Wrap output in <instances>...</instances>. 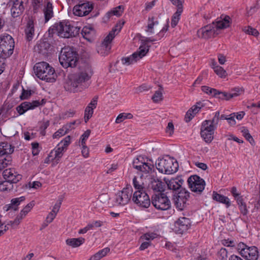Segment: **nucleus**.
Here are the masks:
<instances>
[{
    "label": "nucleus",
    "mask_w": 260,
    "mask_h": 260,
    "mask_svg": "<svg viewBox=\"0 0 260 260\" xmlns=\"http://www.w3.org/2000/svg\"><path fill=\"white\" fill-rule=\"evenodd\" d=\"M43 0H33L32 1V5H33V11L34 13L37 12L38 9L39 8L41 4H42Z\"/></svg>",
    "instance_id": "obj_57"
},
{
    "label": "nucleus",
    "mask_w": 260,
    "mask_h": 260,
    "mask_svg": "<svg viewBox=\"0 0 260 260\" xmlns=\"http://www.w3.org/2000/svg\"><path fill=\"white\" fill-rule=\"evenodd\" d=\"M133 182V185L137 190H140L141 191L144 190V183L142 182L141 178L138 179L136 177H134Z\"/></svg>",
    "instance_id": "obj_37"
},
{
    "label": "nucleus",
    "mask_w": 260,
    "mask_h": 260,
    "mask_svg": "<svg viewBox=\"0 0 260 260\" xmlns=\"http://www.w3.org/2000/svg\"><path fill=\"white\" fill-rule=\"evenodd\" d=\"M50 47V44L47 42H41L35 46V50L40 54L46 56Z\"/></svg>",
    "instance_id": "obj_28"
},
{
    "label": "nucleus",
    "mask_w": 260,
    "mask_h": 260,
    "mask_svg": "<svg viewBox=\"0 0 260 260\" xmlns=\"http://www.w3.org/2000/svg\"><path fill=\"white\" fill-rule=\"evenodd\" d=\"M214 71L221 78H224L227 76L226 71L220 66L215 67Z\"/></svg>",
    "instance_id": "obj_46"
},
{
    "label": "nucleus",
    "mask_w": 260,
    "mask_h": 260,
    "mask_svg": "<svg viewBox=\"0 0 260 260\" xmlns=\"http://www.w3.org/2000/svg\"><path fill=\"white\" fill-rule=\"evenodd\" d=\"M9 3L12 6L11 13L14 18L18 17L24 11V0H11Z\"/></svg>",
    "instance_id": "obj_20"
},
{
    "label": "nucleus",
    "mask_w": 260,
    "mask_h": 260,
    "mask_svg": "<svg viewBox=\"0 0 260 260\" xmlns=\"http://www.w3.org/2000/svg\"><path fill=\"white\" fill-rule=\"evenodd\" d=\"M134 168L145 173H148L154 168L153 165L146 162L145 158L142 156H139L134 159L133 161Z\"/></svg>",
    "instance_id": "obj_16"
},
{
    "label": "nucleus",
    "mask_w": 260,
    "mask_h": 260,
    "mask_svg": "<svg viewBox=\"0 0 260 260\" xmlns=\"http://www.w3.org/2000/svg\"><path fill=\"white\" fill-rule=\"evenodd\" d=\"M235 113L231 114L229 117H228L227 121L231 125H234L236 124V120L235 119Z\"/></svg>",
    "instance_id": "obj_62"
},
{
    "label": "nucleus",
    "mask_w": 260,
    "mask_h": 260,
    "mask_svg": "<svg viewBox=\"0 0 260 260\" xmlns=\"http://www.w3.org/2000/svg\"><path fill=\"white\" fill-rule=\"evenodd\" d=\"M248 246L243 243H239L237 246V249L239 251L241 255L243 256L245 253V250L248 248Z\"/></svg>",
    "instance_id": "obj_51"
},
{
    "label": "nucleus",
    "mask_w": 260,
    "mask_h": 260,
    "mask_svg": "<svg viewBox=\"0 0 260 260\" xmlns=\"http://www.w3.org/2000/svg\"><path fill=\"white\" fill-rule=\"evenodd\" d=\"M151 203L156 209L160 210H167L171 207L169 199L164 193H158L152 196Z\"/></svg>",
    "instance_id": "obj_9"
},
{
    "label": "nucleus",
    "mask_w": 260,
    "mask_h": 260,
    "mask_svg": "<svg viewBox=\"0 0 260 260\" xmlns=\"http://www.w3.org/2000/svg\"><path fill=\"white\" fill-rule=\"evenodd\" d=\"M174 127L172 122H169L168 124V126L166 127V132L169 134V135H172L174 133Z\"/></svg>",
    "instance_id": "obj_59"
},
{
    "label": "nucleus",
    "mask_w": 260,
    "mask_h": 260,
    "mask_svg": "<svg viewBox=\"0 0 260 260\" xmlns=\"http://www.w3.org/2000/svg\"><path fill=\"white\" fill-rule=\"evenodd\" d=\"M31 94L30 90H25L23 89L22 93L20 95V98L21 100L27 99H28Z\"/></svg>",
    "instance_id": "obj_60"
},
{
    "label": "nucleus",
    "mask_w": 260,
    "mask_h": 260,
    "mask_svg": "<svg viewBox=\"0 0 260 260\" xmlns=\"http://www.w3.org/2000/svg\"><path fill=\"white\" fill-rule=\"evenodd\" d=\"M82 146V154L84 157H87L89 155V150L85 144L81 145Z\"/></svg>",
    "instance_id": "obj_64"
},
{
    "label": "nucleus",
    "mask_w": 260,
    "mask_h": 260,
    "mask_svg": "<svg viewBox=\"0 0 260 260\" xmlns=\"http://www.w3.org/2000/svg\"><path fill=\"white\" fill-rule=\"evenodd\" d=\"M14 150V147L12 146L7 142L0 143V157H3L4 155L8 153H12ZM4 162L0 160V171L5 168L3 164Z\"/></svg>",
    "instance_id": "obj_23"
},
{
    "label": "nucleus",
    "mask_w": 260,
    "mask_h": 260,
    "mask_svg": "<svg viewBox=\"0 0 260 260\" xmlns=\"http://www.w3.org/2000/svg\"><path fill=\"white\" fill-rule=\"evenodd\" d=\"M80 28L71 25L70 22L64 20L59 23H55L51 29H49V34L56 32L58 36L64 38L75 37L79 34Z\"/></svg>",
    "instance_id": "obj_3"
},
{
    "label": "nucleus",
    "mask_w": 260,
    "mask_h": 260,
    "mask_svg": "<svg viewBox=\"0 0 260 260\" xmlns=\"http://www.w3.org/2000/svg\"><path fill=\"white\" fill-rule=\"evenodd\" d=\"M154 17H149L146 31L149 32L150 33L153 32V28L154 25L156 24H158V22L154 21Z\"/></svg>",
    "instance_id": "obj_44"
},
{
    "label": "nucleus",
    "mask_w": 260,
    "mask_h": 260,
    "mask_svg": "<svg viewBox=\"0 0 260 260\" xmlns=\"http://www.w3.org/2000/svg\"><path fill=\"white\" fill-rule=\"evenodd\" d=\"M180 191L177 194H174L173 200L175 206L178 210L182 211L187 206L186 202L189 198V192L186 190Z\"/></svg>",
    "instance_id": "obj_15"
},
{
    "label": "nucleus",
    "mask_w": 260,
    "mask_h": 260,
    "mask_svg": "<svg viewBox=\"0 0 260 260\" xmlns=\"http://www.w3.org/2000/svg\"><path fill=\"white\" fill-rule=\"evenodd\" d=\"M219 111H217L215 112L214 116L211 120H208L210 123L217 128V124L219 121Z\"/></svg>",
    "instance_id": "obj_53"
},
{
    "label": "nucleus",
    "mask_w": 260,
    "mask_h": 260,
    "mask_svg": "<svg viewBox=\"0 0 260 260\" xmlns=\"http://www.w3.org/2000/svg\"><path fill=\"white\" fill-rule=\"evenodd\" d=\"M244 255L242 256L248 260H257L258 257V252L257 247L255 246L248 247L245 250Z\"/></svg>",
    "instance_id": "obj_26"
},
{
    "label": "nucleus",
    "mask_w": 260,
    "mask_h": 260,
    "mask_svg": "<svg viewBox=\"0 0 260 260\" xmlns=\"http://www.w3.org/2000/svg\"><path fill=\"white\" fill-rule=\"evenodd\" d=\"M14 187L13 184L6 180L4 181L0 182V191H10L12 190Z\"/></svg>",
    "instance_id": "obj_36"
},
{
    "label": "nucleus",
    "mask_w": 260,
    "mask_h": 260,
    "mask_svg": "<svg viewBox=\"0 0 260 260\" xmlns=\"http://www.w3.org/2000/svg\"><path fill=\"white\" fill-rule=\"evenodd\" d=\"M11 153H8L3 156V157H0V160L4 162L3 165L4 167H7L8 165H10L12 159L10 155Z\"/></svg>",
    "instance_id": "obj_49"
},
{
    "label": "nucleus",
    "mask_w": 260,
    "mask_h": 260,
    "mask_svg": "<svg viewBox=\"0 0 260 260\" xmlns=\"http://www.w3.org/2000/svg\"><path fill=\"white\" fill-rule=\"evenodd\" d=\"M124 24V21H119V23L115 26L112 30L109 32L108 35L104 39L103 42L99 48V53H100L102 55H105L108 53L111 49V46L110 44L115 36V32H117V34H118L120 31Z\"/></svg>",
    "instance_id": "obj_8"
},
{
    "label": "nucleus",
    "mask_w": 260,
    "mask_h": 260,
    "mask_svg": "<svg viewBox=\"0 0 260 260\" xmlns=\"http://www.w3.org/2000/svg\"><path fill=\"white\" fill-rule=\"evenodd\" d=\"M85 242V239L82 237L78 238L68 239L66 240L67 245L72 247H77L80 246Z\"/></svg>",
    "instance_id": "obj_32"
},
{
    "label": "nucleus",
    "mask_w": 260,
    "mask_h": 260,
    "mask_svg": "<svg viewBox=\"0 0 260 260\" xmlns=\"http://www.w3.org/2000/svg\"><path fill=\"white\" fill-rule=\"evenodd\" d=\"M132 201L138 206L143 208H148L151 204L149 197L145 190H136L133 194Z\"/></svg>",
    "instance_id": "obj_11"
},
{
    "label": "nucleus",
    "mask_w": 260,
    "mask_h": 260,
    "mask_svg": "<svg viewBox=\"0 0 260 260\" xmlns=\"http://www.w3.org/2000/svg\"><path fill=\"white\" fill-rule=\"evenodd\" d=\"M212 198L214 200H215L219 203H221L226 205L227 208L231 206V203L229 199L223 195L218 194L215 191H213Z\"/></svg>",
    "instance_id": "obj_30"
},
{
    "label": "nucleus",
    "mask_w": 260,
    "mask_h": 260,
    "mask_svg": "<svg viewBox=\"0 0 260 260\" xmlns=\"http://www.w3.org/2000/svg\"><path fill=\"white\" fill-rule=\"evenodd\" d=\"M190 225V220L186 217L179 218L175 222V226L182 232L186 231Z\"/></svg>",
    "instance_id": "obj_27"
},
{
    "label": "nucleus",
    "mask_w": 260,
    "mask_h": 260,
    "mask_svg": "<svg viewBox=\"0 0 260 260\" xmlns=\"http://www.w3.org/2000/svg\"><path fill=\"white\" fill-rule=\"evenodd\" d=\"M81 34L84 39L91 41L95 36V31L92 27L84 26L82 29Z\"/></svg>",
    "instance_id": "obj_29"
},
{
    "label": "nucleus",
    "mask_w": 260,
    "mask_h": 260,
    "mask_svg": "<svg viewBox=\"0 0 260 260\" xmlns=\"http://www.w3.org/2000/svg\"><path fill=\"white\" fill-rule=\"evenodd\" d=\"M124 11V7L123 6L120 5L116 8H113L110 11L106 14L107 17L109 18L111 16L115 15L119 17L123 13Z\"/></svg>",
    "instance_id": "obj_33"
},
{
    "label": "nucleus",
    "mask_w": 260,
    "mask_h": 260,
    "mask_svg": "<svg viewBox=\"0 0 260 260\" xmlns=\"http://www.w3.org/2000/svg\"><path fill=\"white\" fill-rule=\"evenodd\" d=\"M94 109L90 108V107L87 106L85 108L84 112V121L86 123L88 120L91 117Z\"/></svg>",
    "instance_id": "obj_45"
},
{
    "label": "nucleus",
    "mask_w": 260,
    "mask_h": 260,
    "mask_svg": "<svg viewBox=\"0 0 260 260\" xmlns=\"http://www.w3.org/2000/svg\"><path fill=\"white\" fill-rule=\"evenodd\" d=\"M194 116V114L191 112V111L189 110L186 113L185 116V120L186 122H188L190 121L193 117Z\"/></svg>",
    "instance_id": "obj_63"
},
{
    "label": "nucleus",
    "mask_w": 260,
    "mask_h": 260,
    "mask_svg": "<svg viewBox=\"0 0 260 260\" xmlns=\"http://www.w3.org/2000/svg\"><path fill=\"white\" fill-rule=\"evenodd\" d=\"M217 92L216 94V96H218L217 98L221 100H229L233 98L231 93H228L226 92H220L217 90Z\"/></svg>",
    "instance_id": "obj_43"
},
{
    "label": "nucleus",
    "mask_w": 260,
    "mask_h": 260,
    "mask_svg": "<svg viewBox=\"0 0 260 260\" xmlns=\"http://www.w3.org/2000/svg\"><path fill=\"white\" fill-rule=\"evenodd\" d=\"M67 133H68V130L67 129L64 128V126H63L62 128H60L58 131L56 132L54 134L53 137V138H58L64 135Z\"/></svg>",
    "instance_id": "obj_54"
},
{
    "label": "nucleus",
    "mask_w": 260,
    "mask_h": 260,
    "mask_svg": "<svg viewBox=\"0 0 260 260\" xmlns=\"http://www.w3.org/2000/svg\"><path fill=\"white\" fill-rule=\"evenodd\" d=\"M78 67L79 71L71 75L64 85L67 91H81L90 85V79L93 73L91 67L86 62H81Z\"/></svg>",
    "instance_id": "obj_1"
},
{
    "label": "nucleus",
    "mask_w": 260,
    "mask_h": 260,
    "mask_svg": "<svg viewBox=\"0 0 260 260\" xmlns=\"http://www.w3.org/2000/svg\"><path fill=\"white\" fill-rule=\"evenodd\" d=\"M60 64L64 68L78 67L81 62H84L78 58V54L70 47L62 48L59 55Z\"/></svg>",
    "instance_id": "obj_4"
},
{
    "label": "nucleus",
    "mask_w": 260,
    "mask_h": 260,
    "mask_svg": "<svg viewBox=\"0 0 260 260\" xmlns=\"http://www.w3.org/2000/svg\"><path fill=\"white\" fill-rule=\"evenodd\" d=\"M24 32L26 40L28 42L31 41L35 35L34 20L32 17L28 18Z\"/></svg>",
    "instance_id": "obj_24"
},
{
    "label": "nucleus",
    "mask_w": 260,
    "mask_h": 260,
    "mask_svg": "<svg viewBox=\"0 0 260 260\" xmlns=\"http://www.w3.org/2000/svg\"><path fill=\"white\" fill-rule=\"evenodd\" d=\"M214 133L213 132L204 130L203 128H201V136L206 143H210L212 142L214 139Z\"/></svg>",
    "instance_id": "obj_31"
},
{
    "label": "nucleus",
    "mask_w": 260,
    "mask_h": 260,
    "mask_svg": "<svg viewBox=\"0 0 260 260\" xmlns=\"http://www.w3.org/2000/svg\"><path fill=\"white\" fill-rule=\"evenodd\" d=\"M22 216L21 215H17L16 218L13 221H10L9 223L12 228L15 227V226H17L19 225L22 220Z\"/></svg>",
    "instance_id": "obj_55"
},
{
    "label": "nucleus",
    "mask_w": 260,
    "mask_h": 260,
    "mask_svg": "<svg viewBox=\"0 0 260 260\" xmlns=\"http://www.w3.org/2000/svg\"><path fill=\"white\" fill-rule=\"evenodd\" d=\"M110 251V248L107 247L100 250L95 254L92 255L89 260H100L105 256Z\"/></svg>",
    "instance_id": "obj_35"
},
{
    "label": "nucleus",
    "mask_w": 260,
    "mask_h": 260,
    "mask_svg": "<svg viewBox=\"0 0 260 260\" xmlns=\"http://www.w3.org/2000/svg\"><path fill=\"white\" fill-rule=\"evenodd\" d=\"M93 9L92 4L86 1H80L73 8V13L79 17L87 15Z\"/></svg>",
    "instance_id": "obj_14"
},
{
    "label": "nucleus",
    "mask_w": 260,
    "mask_h": 260,
    "mask_svg": "<svg viewBox=\"0 0 260 260\" xmlns=\"http://www.w3.org/2000/svg\"><path fill=\"white\" fill-rule=\"evenodd\" d=\"M34 70L36 75L40 79L49 82L55 81V70L48 63L44 61L37 63Z\"/></svg>",
    "instance_id": "obj_5"
},
{
    "label": "nucleus",
    "mask_w": 260,
    "mask_h": 260,
    "mask_svg": "<svg viewBox=\"0 0 260 260\" xmlns=\"http://www.w3.org/2000/svg\"><path fill=\"white\" fill-rule=\"evenodd\" d=\"M49 125V121L47 120L46 121H43L42 122L41 125L40 126V130H41V134L42 135H45V129L48 127Z\"/></svg>",
    "instance_id": "obj_56"
},
{
    "label": "nucleus",
    "mask_w": 260,
    "mask_h": 260,
    "mask_svg": "<svg viewBox=\"0 0 260 260\" xmlns=\"http://www.w3.org/2000/svg\"><path fill=\"white\" fill-rule=\"evenodd\" d=\"M187 182L189 188L193 192L200 194L205 188V181L198 175L190 176L187 179Z\"/></svg>",
    "instance_id": "obj_13"
},
{
    "label": "nucleus",
    "mask_w": 260,
    "mask_h": 260,
    "mask_svg": "<svg viewBox=\"0 0 260 260\" xmlns=\"http://www.w3.org/2000/svg\"><path fill=\"white\" fill-rule=\"evenodd\" d=\"M172 4L174 5H176L177 7V10L179 9L181 10H183V3L184 2V0H170Z\"/></svg>",
    "instance_id": "obj_58"
},
{
    "label": "nucleus",
    "mask_w": 260,
    "mask_h": 260,
    "mask_svg": "<svg viewBox=\"0 0 260 260\" xmlns=\"http://www.w3.org/2000/svg\"><path fill=\"white\" fill-rule=\"evenodd\" d=\"M15 43L9 35H4L0 39V58L6 59L13 53Z\"/></svg>",
    "instance_id": "obj_7"
},
{
    "label": "nucleus",
    "mask_w": 260,
    "mask_h": 260,
    "mask_svg": "<svg viewBox=\"0 0 260 260\" xmlns=\"http://www.w3.org/2000/svg\"><path fill=\"white\" fill-rule=\"evenodd\" d=\"M155 234L153 233H147L141 236V238L144 240L149 241L150 240H153L155 238Z\"/></svg>",
    "instance_id": "obj_61"
},
{
    "label": "nucleus",
    "mask_w": 260,
    "mask_h": 260,
    "mask_svg": "<svg viewBox=\"0 0 260 260\" xmlns=\"http://www.w3.org/2000/svg\"><path fill=\"white\" fill-rule=\"evenodd\" d=\"M90 133V130L87 129L83 133V135H82L80 139V143H81V145L85 144V141L89 137Z\"/></svg>",
    "instance_id": "obj_52"
},
{
    "label": "nucleus",
    "mask_w": 260,
    "mask_h": 260,
    "mask_svg": "<svg viewBox=\"0 0 260 260\" xmlns=\"http://www.w3.org/2000/svg\"><path fill=\"white\" fill-rule=\"evenodd\" d=\"M132 190L128 188H124L116 194L115 203L120 206L126 205L131 200Z\"/></svg>",
    "instance_id": "obj_17"
},
{
    "label": "nucleus",
    "mask_w": 260,
    "mask_h": 260,
    "mask_svg": "<svg viewBox=\"0 0 260 260\" xmlns=\"http://www.w3.org/2000/svg\"><path fill=\"white\" fill-rule=\"evenodd\" d=\"M3 175L5 179L13 184L17 183L22 178L21 175L18 174L13 169H6L3 171Z\"/></svg>",
    "instance_id": "obj_21"
},
{
    "label": "nucleus",
    "mask_w": 260,
    "mask_h": 260,
    "mask_svg": "<svg viewBox=\"0 0 260 260\" xmlns=\"http://www.w3.org/2000/svg\"><path fill=\"white\" fill-rule=\"evenodd\" d=\"M12 106L8 104H4L0 109V121L3 119V118L6 117L7 114L9 112V111L11 109Z\"/></svg>",
    "instance_id": "obj_39"
},
{
    "label": "nucleus",
    "mask_w": 260,
    "mask_h": 260,
    "mask_svg": "<svg viewBox=\"0 0 260 260\" xmlns=\"http://www.w3.org/2000/svg\"><path fill=\"white\" fill-rule=\"evenodd\" d=\"M232 91V97L234 98L243 94L244 92V89L243 87H238L233 88Z\"/></svg>",
    "instance_id": "obj_48"
},
{
    "label": "nucleus",
    "mask_w": 260,
    "mask_h": 260,
    "mask_svg": "<svg viewBox=\"0 0 260 260\" xmlns=\"http://www.w3.org/2000/svg\"><path fill=\"white\" fill-rule=\"evenodd\" d=\"M201 128H203L204 130H209L213 132L216 129V127L207 120H205L202 122Z\"/></svg>",
    "instance_id": "obj_42"
},
{
    "label": "nucleus",
    "mask_w": 260,
    "mask_h": 260,
    "mask_svg": "<svg viewBox=\"0 0 260 260\" xmlns=\"http://www.w3.org/2000/svg\"><path fill=\"white\" fill-rule=\"evenodd\" d=\"M149 51L148 47L140 46L138 50L128 57H122L121 61L123 64L129 66L136 62L145 56Z\"/></svg>",
    "instance_id": "obj_10"
},
{
    "label": "nucleus",
    "mask_w": 260,
    "mask_h": 260,
    "mask_svg": "<svg viewBox=\"0 0 260 260\" xmlns=\"http://www.w3.org/2000/svg\"><path fill=\"white\" fill-rule=\"evenodd\" d=\"M202 90L208 94H211L214 96H216V94L217 92V90L214 88H211L208 86H203L202 87Z\"/></svg>",
    "instance_id": "obj_47"
},
{
    "label": "nucleus",
    "mask_w": 260,
    "mask_h": 260,
    "mask_svg": "<svg viewBox=\"0 0 260 260\" xmlns=\"http://www.w3.org/2000/svg\"><path fill=\"white\" fill-rule=\"evenodd\" d=\"M241 133L242 135L245 138V139L249 142V143L253 145L254 143V141L251 135L249 133L248 129L245 127H242L241 128Z\"/></svg>",
    "instance_id": "obj_41"
},
{
    "label": "nucleus",
    "mask_w": 260,
    "mask_h": 260,
    "mask_svg": "<svg viewBox=\"0 0 260 260\" xmlns=\"http://www.w3.org/2000/svg\"><path fill=\"white\" fill-rule=\"evenodd\" d=\"M44 12L45 22H47L52 17L53 15L52 5L51 3H47L46 7L44 10Z\"/></svg>",
    "instance_id": "obj_34"
},
{
    "label": "nucleus",
    "mask_w": 260,
    "mask_h": 260,
    "mask_svg": "<svg viewBox=\"0 0 260 260\" xmlns=\"http://www.w3.org/2000/svg\"><path fill=\"white\" fill-rule=\"evenodd\" d=\"M25 200V198L24 196L12 199L11 200V203L5 205L4 207V209L6 211L10 210L17 211L18 210V206L21 202L24 201Z\"/></svg>",
    "instance_id": "obj_25"
},
{
    "label": "nucleus",
    "mask_w": 260,
    "mask_h": 260,
    "mask_svg": "<svg viewBox=\"0 0 260 260\" xmlns=\"http://www.w3.org/2000/svg\"><path fill=\"white\" fill-rule=\"evenodd\" d=\"M132 117V115L131 114H128L127 115H125L124 113H121L118 115L117 117L115 122L117 123H119L123 121L124 119L126 118H131Z\"/></svg>",
    "instance_id": "obj_50"
},
{
    "label": "nucleus",
    "mask_w": 260,
    "mask_h": 260,
    "mask_svg": "<svg viewBox=\"0 0 260 260\" xmlns=\"http://www.w3.org/2000/svg\"><path fill=\"white\" fill-rule=\"evenodd\" d=\"M166 183L167 184L168 188L170 190H172L175 194H177L180 191H182V190H186V189L182 186L184 180L181 177L172 178L167 181Z\"/></svg>",
    "instance_id": "obj_19"
},
{
    "label": "nucleus",
    "mask_w": 260,
    "mask_h": 260,
    "mask_svg": "<svg viewBox=\"0 0 260 260\" xmlns=\"http://www.w3.org/2000/svg\"><path fill=\"white\" fill-rule=\"evenodd\" d=\"M156 167L159 172L170 174L177 171L178 164L173 158L166 156L165 158L158 159L156 162Z\"/></svg>",
    "instance_id": "obj_6"
},
{
    "label": "nucleus",
    "mask_w": 260,
    "mask_h": 260,
    "mask_svg": "<svg viewBox=\"0 0 260 260\" xmlns=\"http://www.w3.org/2000/svg\"><path fill=\"white\" fill-rule=\"evenodd\" d=\"M70 142L71 137L70 136H67L57 145L55 149L51 151L49 156L52 157V159L59 160L70 144Z\"/></svg>",
    "instance_id": "obj_12"
},
{
    "label": "nucleus",
    "mask_w": 260,
    "mask_h": 260,
    "mask_svg": "<svg viewBox=\"0 0 260 260\" xmlns=\"http://www.w3.org/2000/svg\"><path fill=\"white\" fill-rule=\"evenodd\" d=\"M149 187L154 191L159 193H163L165 190V184L160 180L154 176L150 178V182Z\"/></svg>",
    "instance_id": "obj_22"
},
{
    "label": "nucleus",
    "mask_w": 260,
    "mask_h": 260,
    "mask_svg": "<svg viewBox=\"0 0 260 260\" xmlns=\"http://www.w3.org/2000/svg\"><path fill=\"white\" fill-rule=\"evenodd\" d=\"M45 103L44 99L41 102L39 101H33L32 102H24L17 107L16 110L19 115L23 114L28 110L34 109L40 105H43Z\"/></svg>",
    "instance_id": "obj_18"
},
{
    "label": "nucleus",
    "mask_w": 260,
    "mask_h": 260,
    "mask_svg": "<svg viewBox=\"0 0 260 260\" xmlns=\"http://www.w3.org/2000/svg\"><path fill=\"white\" fill-rule=\"evenodd\" d=\"M182 11L183 10H181L180 9L177 10V11L173 15L171 21V26L172 27H174L177 25Z\"/></svg>",
    "instance_id": "obj_38"
},
{
    "label": "nucleus",
    "mask_w": 260,
    "mask_h": 260,
    "mask_svg": "<svg viewBox=\"0 0 260 260\" xmlns=\"http://www.w3.org/2000/svg\"><path fill=\"white\" fill-rule=\"evenodd\" d=\"M159 89L155 92L154 95L152 97V100L155 103H157L162 100V91L163 90V88L161 85H159Z\"/></svg>",
    "instance_id": "obj_40"
},
{
    "label": "nucleus",
    "mask_w": 260,
    "mask_h": 260,
    "mask_svg": "<svg viewBox=\"0 0 260 260\" xmlns=\"http://www.w3.org/2000/svg\"><path fill=\"white\" fill-rule=\"evenodd\" d=\"M231 24V18L224 16L222 18H217L215 21L202 27L197 31L199 38L207 40L216 37L221 29L229 27Z\"/></svg>",
    "instance_id": "obj_2"
}]
</instances>
